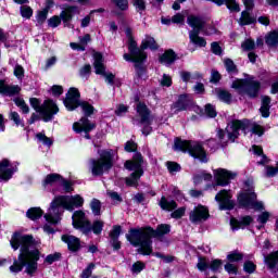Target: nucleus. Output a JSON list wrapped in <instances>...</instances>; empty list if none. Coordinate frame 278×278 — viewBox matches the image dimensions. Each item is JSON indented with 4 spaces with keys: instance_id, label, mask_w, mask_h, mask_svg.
I'll use <instances>...</instances> for the list:
<instances>
[{
    "instance_id": "nucleus-1",
    "label": "nucleus",
    "mask_w": 278,
    "mask_h": 278,
    "mask_svg": "<svg viewBox=\"0 0 278 278\" xmlns=\"http://www.w3.org/2000/svg\"><path fill=\"white\" fill-rule=\"evenodd\" d=\"M10 244L13 251L21 249L17 260L10 266L11 273H21L26 267L27 275L35 274L38 269L40 252L34 249V247H38V241L34 239V236L15 232L10 239Z\"/></svg>"
},
{
    "instance_id": "nucleus-2",
    "label": "nucleus",
    "mask_w": 278,
    "mask_h": 278,
    "mask_svg": "<svg viewBox=\"0 0 278 278\" xmlns=\"http://www.w3.org/2000/svg\"><path fill=\"white\" fill-rule=\"evenodd\" d=\"M170 233V225L161 224L157 226L156 230L153 228H132L129 233L126 235V239L132 247H138V253L141 255H151L153 253V247L151 238H161V236H166Z\"/></svg>"
},
{
    "instance_id": "nucleus-3",
    "label": "nucleus",
    "mask_w": 278,
    "mask_h": 278,
    "mask_svg": "<svg viewBox=\"0 0 278 278\" xmlns=\"http://www.w3.org/2000/svg\"><path fill=\"white\" fill-rule=\"evenodd\" d=\"M84 197L79 194L55 197L51 202L49 212L45 215L47 223L50 225H58L60 223L61 218L58 215V207L73 212L77 207H84Z\"/></svg>"
},
{
    "instance_id": "nucleus-4",
    "label": "nucleus",
    "mask_w": 278,
    "mask_h": 278,
    "mask_svg": "<svg viewBox=\"0 0 278 278\" xmlns=\"http://www.w3.org/2000/svg\"><path fill=\"white\" fill-rule=\"evenodd\" d=\"M240 129H242V131H247V129H250V131H252V134H255L256 136H264V127H262L260 124L251 123L248 119L233 121L226 127L227 140H230V142H235L236 138L240 136Z\"/></svg>"
},
{
    "instance_id": "nucleus-5",
    "label": "nucleus",
    "mask_w": 278,
    "mask_h": 278,
    "mask_svg": "<svg viewBox=\"0 0 278 278\" xmlns=\"http://www.w3.org/2000/svg\"><path fill=\"white\" fill-rule=\"evenodd\" d=\"M175 151H186L194 157L195 160H200V162H207V153L203 149V146L198 141H186L176 139L174 143Z\"/></svg>"
},
{
    "instance_id": "nucleus-6",
    "label": "nucleus",
    "mask_w": 278,
    "mask_h": 278,
    "mask_svg": "<svg viewBox=\"0 0 278 278\" xmlns=\"http://www.w3.org/2000/svg\"><path fill=\"white\" fill-rule=\"evenodd\" d=\"M79 90L77 88H70L66 98L64 100V105L68 112L81 108L85 116H90L94 112V106L88 102L79 103Z\"/></svg>"
},
{
    "instance_id": "nucleus-7",
    "label": "nucleus",
    "mask_w": 278,
    "mask_h": 278,
    "mask_svg": "<svg viewBox=\"0 0 278 278\" xmlns=\"http://www.w3.org/2000/svg\"><path fill=\"white\" fill-rule=\"evenodd\" d=\"M30 105L36 110V112H39L41 114L45 123H49V121H53V116L60 112V109L58 108V104L53 102L52 100H46L42 105H40V100L36 98H31Z\"/></svg>"
},
{
    "instance_id": "nucleus-8",
    "label": "nucleus",
    "mask_w": 278,
    "mask_h": 278,
    "mask_svg": "<svg viewBox=\"0 0 278 278\" xmlns=\"http://www.w3.org/2000/svg\"><path fill=\"white\" fill-rule=\"evenodd\" d=\"M238 203L241 207H248L250 210H264V203L257 202V194L253 187L245 185L243 190L238 195Z\"/></svg>"
},
{
    "instance_id": "nucleus-9",
    "label": "nucleus",
    "mask_w": 278,
    "mask_h": 278,
    "mask_svg": "<svg viewBox=\"0 0 278 278\" xmlns=\"http://www.w3.org/2000/svg\"><path fill=\"white\" fill-rule=\"evenodd\" d=\"M126 170H132L130 177L126 178L127 186H136L138 179L143 175L142 170V154H135L131 161H126Z\"/></svg>"
},
{
    "instance_id": "nucleus-10",
    "label": "nucleus",
    "mask_w": 278,
    "mask_h": 278,
    "mask_svg": "<svg viewBox=\"0 0 278 278\" xmlns=\"http://www.w3.org/2000/svg\"><path fill=\"white\" fill-rule=\"evenodd\" d=\"M126 36L128 38V50L130 54L125 53L124 60H126V62H135V64H142V62L147 60V54L143 49H138V45L134 40V37H131L130 29H126Z\"/></svg>"
},
{
    "instance_id": "nucleus-11",
    "label": "nucleus",
    "mask_w": 278,
    "mask_h": 278,
    "mask_svg": "<svg viewBox=\"0 0 278 278\" xmlns=\"http://www.w3.org/2000/svg\"><path fill=\"white\" fill-rule=\"evenodd\" d=\"M231 88L238 90L240 94L245 93L248 97L254 99V97H257V92H260V81L237 79L232 83Z\"/></svg>"
},
{
    "instance_id": "nucleus-12",
    "label": "nucleus",
    "mask_w": 278,
    "mask_h": 278,
    "mask_svg": "<svg viewBox=\"0 0 278 278\" xmlns=\"http://www.w3.org/2000/svg\"><path fill=\"white\" fill-rule=\"evenodd\" d=\"M110 168H112V153L110 151H102L99 160L91 161V173L96 177L110 170Z\"/></svg>"
},
{
    "instance_id": "nucleus-13",
    "label": "nucleus",
    "mask_w": 278,
    "mask_h": 278,
    "mask_svg": "<svg viewBox=\"0 0 278 278\" xmlns=\"http://www.w3.org/2000/svg\"><path fill=\"white\" fill-rule=\"evenodd\" d=\"M72 225L74 229H80L85 236H88L92 228L90 227V220L86 217V213L84 211H76L72 215Z\"/></svg>"
},
{
    "instance_id": "nucleus-14",
    "label": "nucleus",
    "mask_w": 278,
    "mask_h": 278,
    "mask_svg": "<svg viewBox=\"0 0 278 278\" xmlns=\"http://www.w3.org/2000/svg\"><path fill=\"white\" fill-rule=\"evenodd\" d=\"M18 170V163H12L8 159L0 162V181H10L14 173Z\"/></svg>"
},
{
    "instance_id": "nucleus-15",
    "label": "nucleus",
    "mask_w": 278,
    "mask_h": 278,
    "mask_svg": "<svg viewBox=\"0 0 278 278\" xmlns=\"http://www.w3.org/2000/svg\"><path fill=\"white\" fill-rule=\"evenodd\" d=\"M214 179L216 181V186H229L230 179H236L238 177V173L231 172L225 168H217L213 170Z\"/></svg>"
},
{
    "instance_id": "nucleus-16",
    "label": "nucleus",
    "mask_w": 278,
    "mask_h": 278,
    "mask_svg": "<svg viewBox=\"0 0 278 278\" xmlns=\"http://www.w3.org/2000/svg\"><path fill=\"white\" fill-rule=\"evenodd\" d=\"M93 67L96 75H102L105 78V81L109 84H114V74L105 73V64H103V54L96 52L93 53Z\"/></svg>"
},
{
    "instance_id": "nucleus-17",
    "label": "nucleus",
    "mask_w": 278,
    "mask_h": 278,
    "mask_svg": "<svg viewBox=\"0 0 278 278\" xmlns=\"http://www.w3.org/2000/svg\"><path fill=\"white\" fill-rule=\"evenodd\" d=\"M231 191L222 190L215 195V201L219 204V210H233Z\"/></svg>"
},
{
    "instance_id": "nucleus-18",
    "label": "nucleus",
    "mask_w": 278,
    "mask_h": 278,
    "mask_svg": "<svg viewBox=\"0 0 278 278\" xmlns=\"http://www.w3.org/2000/svg\"><path fill=\"white\" fill-rule=\"evenodd\" d=\"M206 218H210V211L203 205L195 206L189 214L191 223H203Z\"/></svg>"
},
{
    "instance_id": "nucleus-19",
    "label": "nucleus",
    "mask_w": 278,
    "mask_h": 278,
    "mask_svg": "<svg viewBox=\"0 0 278 278\" xmlns=\"http://www.w3.org/2000/svg\"><path fill=\"white\" fill-rule=\"evenodd\" d=\"M73 129L76 134H81L83 131L86 134L85 138L90 140L89 131L94 129V124L90 123V121L86 117L79 119V122L74 123Z\"/></svg>"
},
{
    "instance_id": "nucleus-20",
    "label": "nucleus",
    "mask_w": 278,
    "mask_h": 278,
    "mask_svg": "<svg viewBox=\"0 0 278 278\" xmlns=\"http://www.w3.org/2000/svg\"><path fill=\"white\" fill-rule=\"evenodd\" d=\"M190 105H192L190 96L182 94L179 97L178 101L172 105V110L174 114H178V112L190 110Z\"/></svg>"
},
{
    "instance_id": "nucleus-21",
    "label": "nucleus",
    "mask_w": 278,
    "mask_h": 278,
    "mask_svg": "<svg viewBox=\"0 0 278 278\" xmlns=\"http://www.w3.org/2000/svg\"><path fill=\"white\" fill-rule=\"evenodd\" d=\"M21 92V87L18 85H8L3 80H0V94L3 97H14Z\"/></svg>"
},
{
    "instance_id": "nucleus-22",
    "label": "nucleus",
    "mask_w": 278,
    "mask_h": 278,
    "mask_svg": "<svg viewBox=\"0 0 278 278\" xmlns=\"http://www.w3.org/2000/svg\"><path fill=\"white\" fill-rule=\"evenodd\" d=\"M253 223V217L244 216L240 219L231 218L230 226L232 231H238V229H244V227H249L250 224Z\"/></svg>"
},
{
    "instance_id": "nucleus-23",
    "label": "nucleus",
    "mask_w": 278,
    "mask_h": 278,
    "mask_svg": "<svg viewBox=\"0 0 278 278\" xmlns=\"http://www.w3.org/2000/svg\"><path fill=\"white\" fill-rule=\"evenodd\" d=\"M187 23L189 27H192L193 31H198V33H201V29L205 27V21H203V18L195 15H189L187 17Z\"/></svg>"
},
{
    "instance_id": "nucleus-24",
    "label": "nucleus",
    "mask_w": 278,
    "mask_h": 278,
    "mask_svg": "<svg viewBox=\"0 0 278 278\" xmlns=\"http://www.w3.org/2000/svg\"><path fill=\"white\" fill-rule=\"evenodd\" d=\"M61 240L67 244L70 251H79V247L81 243L79 242V238L71 235H63Z\"/></svg>"
},
{
    "instance_id": "nucleus-25",
    "label": "nucleus",
    "mask_w": 278,
    "mask_h": 278,
    "mask_svg": "<svg viewBox=\"0 0 278 278\" xmlns=\"http://www.w3.org/2000/svg\"><path fill=\"white\" fill-rule=\"evenodd\" d=\"M265 264L271 273H278V251L265 256Z\"/></svg>"
},
{
    "instance_id": "nucleus-26",
    "label": "nucleus",
    "mask_w": 278,
    "mask_h": 278,
    "mask_svg": "<svg viewBox=\"0 0 278 278\" xmlns=\"http://www.w3.org/2000/svg\"><path fill=\"white\" fill-rule=\"evenodd\" d=\"M137 114L140 117V123H149V116H151V113L149 112L147 104L139 102L137 104Z\"/></svg>"
},
{
    "instance_id": "nucleus-27",
    "label": "nucleus",
    "mask_w": 278,
    "mask_h": 278,
    "mask_svg": "<svg viewBox=\"0 0 278 278\" xmlns=\"http://www.w3.org/2000/svg\"><path fill=\"white\" fill-rule=\"evenodd\" d=\"M199 31L190 30L189 40L195 47H205L207 45V41H205V38L199 36Z\"/></svg>"
},
{
    "instance_id": "nucleus-28",
    "label": "nucleus",
    "mask_w": 278,
    "mask_h": 278,
    "mask_svg": "<svg viewBox=\"0 0 278 278\" xmlns=\"http://www.w3.org/2000/svg\"><path fill=\"white\" fill-rule=\"evenodd\" d=\"M175 60H177V55L173 50H167L160 56L161 64H164L165 66H170Z\"/></svg>"
},
{
    "instance_id": "nucleus-29",
    "label": "nucleus",
    "mask_w": 278,
    "mask_h": 278,
    "mask_svg": "<svg viewBox=\"0 0 278 278\" xmlns=\"http://www.w3.org/2000/svg\"><path fill=\"white\" fill-rule=\"evenodd\" d=\"M260 112L263 118H268V116H270V98L268 96H264L262 98V106Z\"/></svg>"
},
{
    "instance_id": "nucleus-30",
    "label": "nucleus",
    "mask_w": 278,
    "mask_h": 278,
    "mask_svg": "<svg viewBox=\"0 0 278 278\" xmlns=\"http://www.w3.org/2000/svg\"><path fill=\"white\" fill-rule=\"evenodd\" d=\"M161 210H165L166 212H173V210L177 208V202L174 200H167L166 197H162L159 202Z\"/></svg>"
},
{
    "instance_id": "nucleus-31",
    "label": "nucleus",
    "mask_w": 278,
    "mask_h": 278,
    "mask_svg": "<svg viewBox=\"0 0 278 278\" xmlns=\"http://www.w3.org/2000/svg\"><path fill=\"white\" fill-rule=\"evenodd\" d=\"M60 181H62V176L60 174H50L43 180V186H60Z\"/></svg>"
},
{
    "instance_id": "nucleus-32",
    "label": "nucleus",
    "mask_w": 278,
    "mask_h": 278,
    "mask_svg": "<svg viewBox=\"0 0 278 278\" xmlns=\"http://www.w3.org/2000/svg\"><path fill=\"white\" fill-rule=\"evenodd\" d=\"M42 208L41 207H31L26 212L27 218L30 220H38V218L42 217Z\"/></svg>"
},
{
    "instance_id": "nucleus-33",
    "label": "nucleus",
    "mask_w": 278,
    "mask_h": 278,
    "mask_svg": "<svg viewBox=\"0 0 278 278\" xmlns=\"http://www.w3.org/2000/svg\"><path fill=\"white\" fill-rule=\"evenodd\" d=\"M203 181H212V174L206 172H201L193 176V182L195 185L202 184Z\"/></svg>"
},
{
    "instance_id": "nucleus-34",
    "label": "nucleus",
    "mask_w": 278,
    "mask_h": 278,
    "mask_svg": "<svg viewBox=\"0 0 278 278\" xmlns=\"http://www.w3.org/2000/svg\"><path fill=\"white\" fill-rule=\"evenodd\" d=\"M239 23H240V25H251V24L255 23V18L249 14V10H245L241 13Z\"/></svg>"
},
{
    "instance_id": "nucleus-35",
    "label": "nucleus",
    "mask_w": 278,
    "mask_h": 278,
    "mask_svg": "<svg viewBox=\"0 0 278 278\" xmlns=\"http://www.w3.org/2000/svg\"><path fill=\"white\" fill-rule=\"evenodd\" d=\"M252 151L255 155H262L261 161L257 162L260 165L268 164V157L264 155V150L260 146H253Z\"/></svg>"
},
{
    "instance_id": "nucleus-36",
    "label": "nucleus",
    "mask_w": 278,
    "mask_h": 278,
    "mask_svg": "<svg viewBox=\"0 0 278 278\" xmlns=\"http://www.w3.org/2000/svg\"><path fill=\"white\" fill-rule=\"evenodd\" d=\"M73 12H77V8L68 7L61 13V18L64 23H68L73 18Z\"/></svg>"
},
{
    "instance_id": "nucleus-37",
    "label": "nucleus",
    "mask_w": 278,
    "mask_h": 278,
    "mask_svg": "<svg viewBox=\"0 0 278 278\" xmlns=\"http://www.w3.org/2000/svg\"><path fill=\"white\" fill-rule=\"evenodd\" d=\"M9 118L10 121L14 122V125H16V127H25L23 118H21V115L16 111H11L9 114Z\"/></svg>"
},
{
    "instance_id": "nucleus-38",
    "label": "nucleus",
    "mask_w": 278,
    "mask_h": 278,
    "mask_svg": "<svg viewBox=\"0 0 278 278\" xmlns=\"http://www.w3.org/2000/svg\"><path fill=\"white\" fill-rule=\"evenodd\" d=\"M141 49H157V43H155V39L152 37H146L142 41Z\"/></svg>"
},
{
    "instance_id": "nucleus-39",
    "label": "nucleus",
    "mask_w": 278,
    "mask_h": 278,
    "mask_svg": "<svg viewBox=\"0 0 278 278\" xmlns=\"http://www.w3.org/2000/svg\"><path fill=\"white\" fill-rule=\"evenodd\" d=\"M266 45H268V47H275L278 45V30L270 33L266 37Z\"/></svg>"
},
{
    "instance_id": "nucleus-40",
    "label": "nucleus",
    "mask_w": 278,
    "mask_h": 278,
    "mask_svg": "<svg viewBox=\"0 0 278 278\" xmlns=\"http://www.w3.org/2000/svg\"><path fill=\"white\" fill-rule=\"evenodd\" d=\"M217 97H218L219 101H224V103H231V93H229L228 91L218 89Z\"/></svg>"
},
{
    "instance_id": "nucleus-41",
    "label": "nucleus",
    "mask_w": 278,
    "mask_h": 278,
    "mask_svg": "<svg viewBox=\"0 0 278 278\" xmlns=\"http://www.w3.org/2000/svg\"><path fill=\"white\" fill-rule=\"evenodd\" d=\"M90 207L94 216H99L101 214V201H99L98 199L91 200Z\"/></svg>"
},
{
    "instance_id": "nucleus-42",
    "label": "nucleus",
    "mask_w": 278,
    "mask_h": 278,
    "mask_svg": "<svg viewBox=\"0 0 278 278\" xmlns=\"http://www.w3.org/2000/svg\"><path fill=\"white\" fill-rule=\"evenodd\" d=\"M14 103L22 110L23 114H29V106L25 103V100L15 98Z\"/></svg>"
},
{
    "instance_id": "nucleus-43",
    "label": "nucleus",
    "mask_w": 278,
    "mask_h": 278,
    "mask_svg": "<svg viewBox=\"0 0 278 278\" xmlns=\"http://www.w3.org/2000/svg\"><path fill=\"white\" fill-rule=\"evenodd\" d=\"M103 222L101 220H96L93 222V224H90L91 227V231L96 235L99 236L101 233V231H103Z\"/></svg>"
},
{
    "instance_id": "nucleus-44",
    "label": "nucleus",
    "mask_w": 278,
    "mask_h": 278,
    "mask_svg": "<svg viewBox=\"0 0 278 278\" xmlns=\"http://www.w3.org/2000/svg\"><path fill=\"white\" fill-rule=\"evenodd\" d=\"M242 253L240 252H231L227 255L228 263L233 264L236 262H240L242 260Z\"/></svg>"
},
{
    "instance_id": "nucleus-45",
    "label": "nucleus",
    "mask_w": 278,
    "mask_h": 278,
    "mask_svg": "<svg viewBox=\"0 0 278 278\" xmlns=\"http://www.w3.org/2000/svg\"><path fill=\"white\" fill-rule=\"evenodd\" d=\"M166 166L170 175H175V173H179V170H181V166L176 162H167Z\"/></svg>"
},
{
    "instance_id": "nucleus-46",
    "label": "nucleus",
    "mask_w": 278,
    "mask_h": 278,
    "mask_svg": "<svg viewBox=\"0 0 278 278\" xmlns=\"http://www.w3.org/2000/svg\"><path fill=\"white\" fill-rule=\"evenodd\" d=\"M208 266L211 270H213V273H218V270H220V268L223 267V261L218 258L213 260L211 261V263H208Z\"/></svg>"
},
{
    "instance_id": "nucleus-47",
    "label": "nucleus",
    "mask_w": 278,
    "mask_h": 278,
    "mask_svg": "<svg viewBox=\"0 0 278 278\" xmlns=\"http://www.w3.org/2000/svg\"><path fill=\"white\" fill-rule=\"evenodd\" d=\"M49 14V11L47 9L39 11L36 16V21L38 25H42L45 21H47V16Z\"/></svg>"
},
{
    "instance_id": "nucleus-48",
    "label": "nucleus",
    "mask_w": 278,
    "mask_h": 278,
    "mask_svg": "<svg viewBox=\"0 0 278 278\" xmlns=\"http://www.w3.org/2000/svg\"><path fill=\"white\" fill-rule=\"evenodd\" d=\"M241 49H243V51H253V49H255V41H253V39H245L241 45Z\"/></svg>"
},
{
    "instance_id": "nucleus-49",
    "label": "nucleus",
    "mask_w": 278,
    "mask_h": 278,
    "mask_svg": "<svg viewBox=\"0 0 278 278\" xmlns=\"http://www.w3.org/2000/svg\"><path fill=\"white\" fill-rule=\"evenodd\" d=\"M21 15L23 18H31L34 16V10L27 5L21 7Z\"/></svg>"
},
{
    "instance_id": "nucleus-50",
    "label": "nucleus",
    "mask_w": 278,
    "mask_h": 278,
    "mask_svg": "<svg viewBox=\"0 0 278 278\" xmlns=\"http://www.w3.org/2000/svg\"><path fill=\"white\" fill-rule=\"evenodd\" d=\"M37 139L39 140V142H42V144H46V147H51V144H53V140L42 135V132L37 134Z\"/></svg>"
},
{
    "instance_id": "nucleus-51",
    "label": "nucleus",
    "mask_w": 278,
    "mask_h": 278,
    "mask_svg": "<svg viewBox=\"0 0 278 278\" xmlns=\"http://www.w3.org/2000/svg\"><path fill=\"white\" fill-rule=\"evenodd\" d=\"M224 64L226 66V71L229 73H238V70L236 68V64L233 63L232 60L226 59L224 60Z\"/></svg>"
},
{
    "instance_id": "nucleus-52",
    "label": "nucleus",
    "mask_w": 278,
    "mask_h": 278,
    "mask_svg": "<svg viewBox=\"0 0 278 278\" xmlns=\"http://www.w3.org/2000/svg\"><path fill=\"white\" fill-rule=\"evenodd\" d=\"M224 268L228 275H238V266L233 263H227Z\"/></svg>"
},
{
    "instance_id": "nucleus-53",
    "label": "nucleus",
    "mask_w": 278,
    "mask_h": 278,
    "mask_svg": "<svg viewBox=\"0 0 278 278\" xmlns=\"http://www.w3.org/2000/svg\"><path fill=\"white\" fill-rule=\"evenodd\" d=\"M205 114L208 116V118H216V108L212 104H206L205 105Z\"/></svg>"
},
{
    "instance_id": "nucleus-54",
    "label": "nucleus",
    "mask_w": 278,
    "mask_h": 278,
    "mask_svg": "<svg viewBox=\"0 0 278 278\" xmlns=\"http://www.w3.org/2000/svg\"><path fill=\"white\" fill-rule=\"evenodd\" d=\"M59 186H61L65 192H73V184L68 180H64V178H61Z\"/></svg>"
},
{
    "instance_id": "nucleus-55",
    "label": "nucleus",
    "mask_w": 278,
    "mask_h": 278,
    "mask_svg": "<svg viewBox=\"0 0 278 278\" xmlns=\"http://www.w3.org/2000/svg\"><path fill=\"white\" fill-rule=\"evenodd\" d=\"M197 268L203 273L206 268H210V263L205 258H199Z\"/></svg>"
},
{
    "instance_id": "nucleus-56",
    "label": "nucleus",
    "mask_w": 278,
    "mask_h": 278,
    "mask_svg": "<svg viewBox=\"0 0 278 278\" xmlns=\"http://www.w3.org/2000/svg\"><path fill=\"white\" fill-rule=\"evenodd\" d=\"M269 218H270V213L263 212L261 215H258L257 223H260V225H266Z\"/></svg>"
},
{
    "instance_id": "nucleus-57",
    "label": "nucleus",
    "mask_w": 278,
    "mask_h": 278,
    "mask_svg": "<svg viewBox=\"0 0 278 278\" xmlns=\"http://www.w3.org/2000/svg\"><path fill=\"white\" fill-rule=\"evenodd\" d=\"M14 75L17 79H23L25 77V68H23L21 65H15Z\"/></svg>"
},
{
    "instance_id": "nucleus-58",
    "label": "nucleus",
    "mask_w": 278,
    "mask_h": 278,
    "mask_svg": "<svg viewBox=\"0 0 278 278\" xmlns=\"http://www.w3.org/2000/svg\"><path fill=\"white\" fill-rule=\"evenodd\" d=\"M185 21H186V16L181 13H177L176 15H174L172 17V23H174L176 25H181V24H184Z\"/></svg>"
},
{
    "instance_id": "nucleus-59",
    "label": "nucleus",
    "mask_w": 278,
    "mask_h": 278,
    "mask_svg": "<svg viewBox=\"0 0 278 278\" xmlns=\"http://www.w3.org/2000/svg\"><path fill=\"white\" fill-rule=\"evenodd\" d=\"M113 3L119 9V10H127L129 8V2L127 0H112Z\"/></svg>"
},
{
    "instance_id": "nucleus-60",
    "label": "nucleus",
    "mask_w": 278,
    "mask_h": 278,
    "mask_svg": "<svg viewBox=\"0 0 278 278\" xmlns=\"http://www.w3.org/2000/svg\"><path fill=\"white\" fill-rule=\"evenodd\" d=\"M144 270V263L142 262H137L132 265L131 271L138 275V273H142Z\"/></svg>"
},
{
    "instance_id": "nucleus-61",
    "label": "nucleus",
    "mask_w": 278,
    "mask_h": 278,
    "mask_svg": "<svg viewBox=\"0 0 278 278\" xmlns=\"http://www.w3.org/2000/svg\"><path fill=\"white\" fill-rule=\"evenodd\" d=\"M278 174V168L274 166H266L265 167V175L266 177H275Z\"/></svg>"
},
{
    "instance_id": "nucleus-62",
    "label": "nucleus",
    "mask_w": 278,
    "mask_h": 278,
    "mask_svg": "<svg viewBox=\"0 0 278 278\" xmlns=\"http://www.w3.org/2000/svg\"><path fill=\"white\" fill-rule=\"evenodd\" d=\"M255 268L256 266L251 261L245 262L243 265V270L249 274L255 273Z\"/></svg>"
},
{
    "instance_id": "nucleus-63",
    "label": "nucleus",
    "mask_w": 278,
    "mask_h": 278,
    "mask_svg": "<svg viewBox=\"0 0 278 278\" xmlns=\"http://www.w3.org/2000/svg\"><path fill=\"white\" fill-rule=\"evenodd\" d=\"M60 23H62L60 16H52L50 20H48L49 27H58Z\"/></svg>"
},
{
    "instance_id": "nucleus-64",
    "label": "nucleus",
    "mask_w": 278,
    "mask_h": 278,
    "mask_svg": "<svg viewBox=\"0 0 278 278\" xmlns=\"http://www.w3.org/2000/svg\"><path fill=\"white\" fill-rule=\"evenodd\" d=\"M92 270H94V264H89L88 267L83 271L81 278H90Z\"/></svg>"
}]
</instances>
